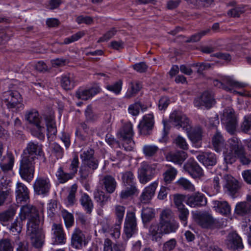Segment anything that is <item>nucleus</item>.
<instances>
[{"label": "nucleus", "mask_w": 251, "mask_h": 251, "mask_svg": "<svg viewBox=\"0 0 251 251\" xmlns=\"http://www.w3.org/2000/svg\"><path fill=\"white\" fill-rule=\"evenodd\" d=\"M19 217L22 221L28 220L26 234L32 245L37 248L41 247L44 243V234L36 208L30 205H24L21 208Z\"/></svg>", "instance_id": "nucleus-1"}, {"label": "nucleus", "mask_w": 251, "mask_h": 251, "mask_svg": "<svg viewBox=\"0 0 251 251\" xmlns=\"http://www.w3.org/2000/svg\"><path fill=\"white\" fill-rule=\"evenodd\" d=\"M226 151H224L225 162L220 166L222 171H232L228 164L231 166L235 162L236 158L240 159L243 165H248L251 162L245 154V150L240 140L236 137L229 139Z\"/></svg>", "instance_id": "nucleus-2"}, {"label": "nucleus", "mask_w": 251, "mask_h": 251, "mask_svg": "<svg viewBox=\"0 0 251 251\" xmlns=\"http://www.w3.org/2000/svg\"><path fill=\"white\" fill-rule=\"evenodd\" d=\"M170 119L177 128L181 127L187 132L188 137L196 147L201 146L200 142L202 138V131L200 127H198L191 130L192 126L189 119L180 112L174 111L170 115Z\"/></svg>", "instance_id": "nucleus-3"}, {"label": "nucleus", "mask_w": 251, "mask_h": 251, "mask_svg": "<svg viewBox=\"0 0 251 251\" xmlns=\"http://www.w3.org/2000/svg\"><path fill=\"white\" fill-rule=\"evenodd\" d=\"M125 211V208L123 206L116 205L115 206V214L118 219L117 222L115 225L110 227V220L108 218H104L100 222L102 230L104 232L109 233L115 239L119 238L121 232V224L122 222Z\"/></svg>", "instance_id": "nucleus-4"}, {"label": "nucleus", "mask_w": 251, "mask_h": 251, "mask_svg": "<svg viewBox=\"0 0 251 251\" xmlns=\"http://www.w3.org/2000/svg\"><path fill=\"white\" fill-rule=\"evenodd\" d=\"M178 227L176 222H159L158 224H152L149 228V235L153 241L161 239L163 234L175 232Z\"/></svg>", "instance_id": "nucleus-5"}, {"label": "nucleus", "mask_w": 251, "mask_h": 251, "mask_svg": "<svg viewBox=\"0 0 251 251\" xmlns=\"http://www.w3.org/2000/svg\"><path fill=\"white\" fill-rule=\"evenodd\" d=\"M25 118L29 123L35 126L31 130V134L40 140H44L45 128L42 124L41 118L38 112L35 109L29 110L26 112Z\"/></svg>", "instance_id": "nucleus-6"}, {"label": "nucleus", "mask_w": 251, "mask_h": 251, "mask_svg": "<svg viewBox=\"0 0 251 251\" xmlns=\"http://www.w3.org/2000/svg\"><path fill=\"white\" fill-rule=\"evenodd\" d=\"M133 135V125L130 122L126 123L118 133L119 139L122 141L123 147L126 151H132L135 147Z\"/></svg>", "instance_id": "nucleus-7"}, {"label": "nucleus", "mask_w": 251, "mask_h": 251, "mask_svg": "<svg viewBox=\"0 0 251 251\" xmlns=\"http://www.w3.org/2000/svg\"><path fill=\"white\" fill-rule=\"evenodd\" d=\"M2 100L4 101L9 109L16 108L18 109L24 108L23 98L20 94L17 91H8L5 92L2 95Z\"/></svg>", "instance_id": "nucleus-8"}, {"label": "nucleus", "mask_w": 251, "mask_h": 251, "mask_svg": "<svg viewBox=\"0 0 251 251\" xmlns=\"http://www.w3.org/2000/svg\"><path fill=\"white\" fill-rule=\"evenodd\" d=\"M221 121L228 133L230 134L234 133L237 126L238 120L234 110L232 108L228 107L224 110Z\"/></svg>", "instance_id": "nucleus-9"}, {"label": "nucleus", "mask_w": 251, "mask_h": 251, "mask_svg": "<svg viewBox=\"0 0 251 251\" xmlns=\"http://www.w3.org/2000/svg\"><path fill=\"white\" fill-rule=\"evenodd\" d=\"M196 222L203 228H211L216 226L217 221L209 213L204 212L194 216Z\"/></svg>", "instance_id": "nucleus-10"}, {"label": "nucleus", "mask_w": 251, "mask_h": 251, "mask_svg": "<svg viewBox=\"0 0 251 251\" xmlns=\"http://www.w3.org/2000/svg\"><path fill=\"white\" fill-rule=\"evenodd\" d=\"M137 232V224L135 213L127 212L126 216L124 232L127 238L131 237Z\"/></svg>", "instance_id": "nucleus-11"}, {"label": "nucleus", "mask_w": 251, "mask_h": 251, "mask_svg": "<svg viewBox=\"0 0 251 251\" xmlns=\"http://www.w3.org/2000/svg\"><path fill=\"white\" fill-rule=\"evenodd\" d=\"M100 91V88L98 85L89 89L79 88L75 91V97L78 100H87L92 99L94 96L99 93Z\"/></svg>", "instance_id": "nucleus-12"}, {"label": "nucleus", "mask_w": 251, "mask_h": 251, "mask_svg": "<svg viewBox=\"0 0 251 251\" xmlns=\"http://www.w3.org/2000/svg\"><path fill=\"white\" fill-rule=\"evenodd\" d=\"M154 117L152 113L145 115L138 125L140 133L144 135H149L154 125Z\"/></svg>", "instance_id": "nucleus-13"}, {"label": "nucleus", "mask_w": 251, "mask_h": 251, "mask_svg": "<svg viewBox=\"0 0 251 251\" xmlns=\"http://www.w3.org/2000/svg\"><path fill=\"white\" fill-rule=\"evenodd\" d=\"M225 178L226 181L225 186L226 191L229 195L234 196L242 187V184L230 174H226Z\"/></svg>", "instance_id": "nucleus-14"}, {"label": "nucleus", "mask_w": 251, "mask_h": 251, "mask_svg": "<svg viewBox=\"0 0 251 251\" xmlns=\"http://www.w3.org/2000/svg\"><path fill=\"white\" fill-rule=\"evenodd\" d=\"M215 103V100L213 95L208 92H204L201 97L194 100L195 106L201 108L204 106L207 108H210Z\"/></svg>", "instance_id": "nucleus-15"}, {"label": "nucleus", "mask_w": 251, "mask_h": 251, "mask_svg": "<svg viewBox=\"0 0 251 251\" xmlns=\"http://www.w3.org/2000/svg\"><path fill=\"white\" fill-rule=\"evenodd\" d=\"M206 202V199L204 195L199 192L188 196L186 200V203L191 207L205 205Z\"/></svg>", "instance_id": "nucleus-16"}, {"label": "nucleus", "mask_w": 251, "mask_h": 251, "mask_svg": "<svg viewBox=\"0 0 251 251\" xmlns=\"http://www.w3.org/2000/svg\"><path fill=\"white\" fill-rule=\"evenodd\" d=\"M225 244L228 249L232 250L243 248L241 238L236 233L233 232L228 234Z\"/></svg>", "instance_id": "nucleus-17"}, {"label": "nucleus", "mask_w": 251, "mask_h": 251, "mask_svg": "<svg viewBox=\"0 0 251 251\" xmlns=\"http://www.w3.org/2000/svg\"><path fill=\"white\" fill-rule=\"evenodd\" d=\"M52 234L53 235V244H63L66 242V238L62 226L59 224H53L52 226Z\"/></svg>", "instance_id": "nucleus-18"}, {"label": "nucleus", "mask_w": 251, "mask_h": 251, "mask_svg": "<svg viewBox=\"0 0 251 251\" xmlns=\"http://www.w3.org/2000/svg\"><path fill=\"white\" fill-rule=\"evenodd\" d=\"M35 156L23 155L21 161L20 173H34Z\"/></svg>", "instance_id": "nucleus-19"}, {"label": "nucleus", "mask_w": 251, "mask_h": 251, "mask_svg": "<svg viewBox=\"0 0 251 251\" xmlns=\"http://www.w3.org/2000/svg\"><path fill=\"white\" fill-rule=\"evenodd\" d=\"M15 194L16 200L18 202L26 201L29 198L28 188L21 182L17 183Z\"/></svg>", "instance_id": "nucleus-20"}, {"label": "nucleus", "mask_w": 251, "mask_h": 251, "mask_svg": "<svg viewBox=\"0 0 251 251\" xmlns=\"http://www.w3.org/2000/svg\"><path fill=\"white\" fill-rule=\"evenodd\" d=\"M33 187L34 191L38 195L46 193L50 189L49 179L42 177L37 178L34 184Z\"/></svg>", "instance_id": "nucleus-21"}, {"label": "nucleus", "mask_w": 251, "mask_h": 251, "mask_svg": "<svg viewBox=\"0 0 251 251\" xmlns=\"http://www.w3.org/2000/svg\"><path fill=\"white\" fill-rule=\"evenodd\" d=\"M187 157V153L184 151H171L166 155L167 160L178 164H182Z\"/></svg>", "instance_id": "nucleus-22"}, {"label": "nucleus", "mask_w": 251, "mask_h": 251, "mask_svg": "<svg viewBox=\"0 0 251 251\" xmlns=\"http://www.w3.org/2000/svg\"><path fill=\"white\" fill-rule=\"evenodd\" d=\"M75 77L74 74L68 73L61 76V86L64 90H72L75 87Z\"/></svg>", "instance_id": "nucleus-23"}, {"label": "nucleus", "mask_w": 251, "mask_h": 251, "mask_svg": "<svg viewBox=\"0 0 251 251\" xmlns=\"http://www.w3.org/2000/svg\"><path fill=\"white\" fill-rule=\"evenodd\" d=\"M157 183L153 182L146 187L140 196V201L143 203H148L153 197Z\"/></svg>", "instance_id": "nucleus-24"}, {"label": "nucleus", "mask_w": 251, "mask_h": 251, "mask_svg": "<svg viewBox=\"0 0 251 251\" xmlns=\"http://www.w3.org/2000/svg\"><path fill=\"white\" fill-rule=\"evenodd\" d=\"M213 207L220 214L227 216L230 214L231 208L227 201H213Z\"/></svg>", "instance_id": "nucleus-25"}, {"label": "nucleus", "mask_w": 251, "mask_h": 251, "mask_svg": "<svg viewBox=\"0 0 251 251\" xmlns=\"http://www.w3.org/2000/svg\"><path fill=\"white\" fill-rule=\"evenodd\" d=\"M197 159L205 166H213L217 162V158L214 153L206 152L197 156Z\"/></svg>", "instance_id": "nucleus-26"}, {"label": "nucleus", "mask_w": 251, "mask_h": 251, "mask_svg": "<svg viewBox=\"0 0 251 251\" xmlns=\"http://www.w3.org/2000/svg\"><path fill=\"white\" fill-rule=\"evenodd\" d=\"M43 153L42 146L38 143H35L33 142H29L24 151L23 155H42Z\"/></svg>", "instance_id": "nucleus-27"}, {"label": "nucleus", "mask_w": 251, "mask_h": 251, "mask_svg": "<svg viewBox=\"0 0 251 251\" xmlns=\"http://www.w3.org/2000/svg\"><path fill=\"white\" fill-rule=\"evenodd\" d=\"M85 242V236L82 232L76 228L72 236V245L76 248L79 249Z\"/></svg>", "instance_id": "nucleus-28"}, {"label": "nucleus", "mask_w": 251, "mask_h": 251, "mask_svg": "<svg viewBox=\"0 0 251 251\" xmlns=\"http://www.w3.org/2000/svg\"><path fill=\"white\" fill-rule=\"evenodd\" d=\"M100 181L107 193L111 194L115 191L117 187V182L112 176L107 175L101 179Z\"/></svg>", "instance_id": "nucleus-29"}, {"label": "nucleus", "mask_w": 251, "mask_h": 251, "mask_svg": "<svg viewBox=\"0 0 251 251\" xmlns=\"http://www.w3.org/2000/svg\"><path fill=\"white\" fill-rule=\"evenodd\" d=\"M80 202L86 213L91 214L94 204L90 197L87 194H83L80 198Z\"/></svg>", "instance_id": "nucleus-30"}, {"label": "nucleus", "mask_w": 251, "mask_h": 251, "mask_svg": "<svg viewBox=\"0 0 251 251\" xmlns=\"http://www.w3.org/2000/svg\"><path fill=\"white\" fill-rule=\"evenodd\" d=\"M212 143L215 150L217 152L222 151L225 147V140L219 131H217L212 139Z\"/></svg>", "instance_id": "nucleus-31"}, {"label": "nucleus", "mask_w": 251, "mask_h": 251, "mask_svg": "<svg viewBox=\"0 0 251 251\" xmlns=\"http://www.w3.org/2000/svg\"><path fill=\"white\" fill-rule=\"evenodd\" d=\"M184 168L188 173H201L202 169L197 162L193 159H189L184 165Z\"/></svg>", "instance_id": "nucleus-32"}, {"label": "nucleus", "mask_w": 251, "mask_h": 251, "mask_svg": "<svg viewBox=\"0 0 251 251\" xmlns=\"http://www.w3.org/2000/svg\"><path fill=\"white\" fill-rule=\"evenodd\" d=\"M124 247L120 244L112 245V242L108 239L104 240L103 244V251H122Z\"/></svg>", "instance_id": "nucleus-33"}, {"label": "nucleus", "mask_w": 251, "mask_h": 251, "mask_svg": "<svg viewBox=\"0 0 251 251\" xmlns=\"http://www.w3.org/2000/svg\"><path fill=\"white\" fill-rule=\"evenodd\" d=\"M77 187L76 184H74L71 186L69 194L65 201L67 206H72L76 202V200L75 198V193L77 191Z\"/></svg>", "instance_id": "nucleus-34"}, {"label": "nucleus", "mask_w": 251, "mask_h": 251, "mask_svg": "<svg viewBox=\"0 0 251 251\" xmlns=\"http://www.w3.org/2000/svg\"><path fill=\"white\" fill-rule=\"evenodd\" d=\"M224 83L228 87L232 89V91L234 88H244L245 84L243 83L239 82L236 81L228 76H225L222 78Z\"/></svg>", "instance_id": "nucleus-35"}, {"label": "nucleus", "mask_w": 251, "mask_h": 251, "mask_svg": "<svg viewBox=\"0 0 251 251\" xmlns=\"http://www.w3.org/2000/svg\"><path fill=\"white\" fill-rule=\"evenodd\" d=\"M138 193V190L134 185H131L130 186H127L120 193V198L122 200H126Z\"/></svg>", "instance_id": "nucleus-36"}, {"label": "nucleus", "mask_w": 251, "mask_h": 251, "mask_svg": "<svg viewBox=\"0 0 251 251\" xmlns=\"http://www.w3.org/2000/svg\"><path fill=\"white\" fill-rule=\"evenodd\" d=\"M94 198L100 206H103L108 201L110 197L106 195L103 191L97 190L94 193Z\"/></svg>", "instance_id": "nucleus-37"}, {"label": "nucleus", "mask_w": 251, "mask_h": 251, "mask_svg": "<svg viewBox=\"0 0 251 251\" xmlns=\"http://www.w3.org/2000/svg\"><path fill=\"white\" fill-rule=\"evenodd\" d=\"M251 205L246 202L243 201L238 203L235 207V212L239 215H243L247 213L250 210Z\"/></svg>", "instance_id": "nucleus-38"}, {"label": "nucleus", "mask_w": 251, "mask_h": 251, "mask_svg": "<svg viewBox=\"0 0 251 251\" xmlns=\"http://www.w3.org/2000/svg\"><path fill=\"white\" fill-rule=\"evenodd\" d=\"M4 163L2 165L1 164V169L3 171H8L12 169L14 158L11 153H8L7 157L4 158Z\"/></svg>", "instance_id": "nucleus-39"}, {"label": "nucleus", "mask_w": 251, "mask_h": 251, "mask_svg": "<svg viewBox=\"0 0 251 251\" xmlns=\"http://www.w3.org/2000/svg\"><path fill=\"white\" fill-rule=\"evenodd\" d=\"M159 148L155 145H146L143 148V152L147 157L154 156L158 151Z\"/></svg>", "instance_id": "nucleus-40"}, {"label": "nucleus", "mask_w": 251, "mask_h": 251, "mask_svg": "<svg viewBox=\"0 0 251 251\" xmlns=\"http://www.w3.org/2000/svg\"><path fill=\"white\" fill-rule=\"evenodd\" d=\"M86 33L84 31H80L76 33L73 34L70 37L66 38L64 39V41L62 43H60V45L62 44H69L74 42L78 41L79 39L83 37Z\"/></svg>", "instance_id": "nucleus-41"}, {"label": "nucleus", "mask_w": 251, "mask_h": 251, "mask_svg": "<svg viewBox=\"0 0 251 251\" xmlns=\"http://www.w3.org/2000/svg\"><path fill=\"white\" fill-rule=\"evenodd\" d=\"M94 151L92 149L84 151L80 155L81 159V164H87L88 161L94 158Z\"/></svg>", "instance_id": "nucleus-42"}, {"label": "nucleus", "mask_w": 251, "mask_h": 251, "mask_svg": "<svg viewBox=\"0 0 251 251\" xmlns=\"http://www.w3.org/2000/svg\"><path fill=\"white\" fill-rule=\"evenodd\" d=\"M87 164H81L80 167V173L89 171L88 169L94 170L98 167V161L95 158L88 161Z\"/></svg>", "instance_id": "nucleus-43"}, {"label": "nucleus", "mask_w": 251, "mask_h": 251, "mask_svg": "<svg viewBox=\"0 0 251 251\" xmlns=\"http://www.w3.org/2000/svg\"><path fill=\"white\" fill-rule=\"evenodd\" d=\"M176 222L173 218L172 211L170 209H165L162 211L160 215L159 222Z\"/></svg>", "instance_id": "nucleus-44"}, {"label": "nucleus", "mask_w": 251, "mask_h": 251, "mask_svg": "<svg viewBox=\"0 0 251 251\" xmlns=\"http://www.w3.org/2000/svg\"><path fill=\"white\" fill-rule=\"evenodd\" d=\"M177 210L179 220L184 226H186L187 224V221L189 214V210L185 206L178 208Z\"/></svg>", "instance_id": "nucleus-45"}, {"label": "nucleus", "mask_w": 251, "mask_h": 251, "mask_svg": "<svg viewBox=\"0 0 251 251\" xmlns=\"http://www.w3.org/2000/svg\"><path fill=\"white\" fill-rule=\"evenodd\" d=\"M141 215L143 221L148 222L154 217V210L150 207L144 208Z\"/></svg>", "instance_id": "nucleus-46"}, {"label": "nucleus", "mask_w": 251, "mask_h": 251, "mask_svg": "<svg viewBox=\"0 0 251 251\" xmlns=\"http://www.w3.org/2000/svg\"><path fill=\"white\" fill-rule=\"evenodd\" d=\"M245 11L244 6L243 5H240L228 10L227 15L230 17L234 18L239 17Z\"/></svg>", "instance_id": "nucleus-47"}, {"label": "nucleus", "mask_w": 251, "mask_h": 251, "mask_svg": "<svg viewBox=\"0 0 251 251\" xmlns=\"http://www.w3.org/2000/svg\"><path fill=\"white\" fill-rule=\"evenodd\" d=\"M62 216L64 220L65 225L67 228L72 226L74 222V218L72 214L66 210L62 211Z\"/></svg>", "instance_id": "nucleus-48"}, {"label": "nucleus", "mask_w": 251, "mask_h": 251, "mask_svg": "<svg viewBox=\"0 0 251 251\" xmlns=\"http://www.w3.org/2000/svg\"><path fill=\"white\" fill-rule=\"evenodd\" d=\"M122 87V82L121 80L115 82L112 84H108L105 88L108 91H111L116 95L120 93Z\"/></svg>", "instance_id": "nucleus-49"}, {"label": "nucleus", "mask_w": 251, "mask_h": 251, "mask_svg": "<svg viewBox=\"0 0 251 251\" xmlns=\"http://www.w3.org/2000/svg\"><path fill=\"white\" fill-rule=\"evenodd\" d=\"M241 129L245 133H251V115L246 116L244 117Z\"/></svg>", "instance_id": "nucleus-50"}, {"label": "nucleus", "mask_w": 251, "mask_h": 251, "mask_svg": "<svg viewBox=\"0 0 251 251\" xmlns=\"http://www.w3.org/2000/svg\"><path fill=\"white\" fill-rule=\"evenodd\" d=\"M174 143L177 147L183 150H187L189 148V145L186 139L180 135H178L175 139Z\"/></svg>", "instance_id": "nucleus-51"}, {"label": "nucleus", "mask_w": 251, "mask_h": 251, "mask_svg": "<svg viewBox=\"0 0 251 251\" xmlns=\"http://www.w3.org/2000/svg\"><path fill=\"white\" fill-rule=\"evenodd\" d=\"M12 191L9 187L1 188V203L5 201H10Z\"/></svg>", "instance_id": "nucleus-52"}, {"label": "nucleus", "mask_w": 251, "mask_h": 251, "mask_svg": "<svg viewBox=\"0 0 251 251\" xmlns=\"http://www.w3.org/2000/svg\"><path fill=\"white\" fill-rule=\"evenodd\" d=\"M156 170V165L149 164L146 162H143L141 164L139 171L140 173H151Z\"/></svg>", "instance_id": "nucleus-53"}, {"label": "nucleus", "mask_w": 251, "mask_h": 251, "mask_svg": "<svg viewBox=\"0 0 251 251\" xmlns=\"http://www.w3.org/2000/svg\"><path fill=\"white\" fill-rule=\"evenodd\" d=\"M52 152L57 159L62 158L64 155V151L62 148L57 143H53L51 145Z\"/></svg>", "instance_id": "nucleus-54"}, {"label": "nucleus", "mask_w": 251, "mask_h": 251, "mask_svg": "<svg viewBox=\"0 0 251 251\" xmlns=\"http://www.w3.org/2000/svg\"><path fill=\"white\" fill-rule=\"evenodd\" d=\"M16 213V209L14 207H10L2 214H1V221H8L11 220Z\"/></svg>", "instance_id": "nucleus-55"}, {"label": "nucleus", "mask_w": 251, "mask_h": 251, "mask_svg": "<svg viewBox=\"0 0 251 251\" xmlns=\"http://www.w3.org/2000/svg\"><path fill=\"white\" fill-rule=\"evenodd\" d=\"M210 29H206L192 35L190 38L187 40V42H196L200 41L201 38L208 34L210 32Z\"/></svg>", "instance_id": "nucleus-56"}, {"label": "nucleus", "mask_w": 251, "mask_h": 251, "mask_svg": "<svg viewBox=\"0 0 251 251\" xmlns=\"http://www.w3.org/2000/svg\"><path fill=\"white\" fill-rule=\"evenodd\" d=\"M117 30L114 27L111 28L107 31L102 37L100 38L98 41V43L106 42L112 38L117 33Z\"/></svg>", "instance_id": "nucleus-57"}, {"label": "nucleus", "mask_w": 251, "mask_h": 251, "mask_svg": "<svg viewBox=\"0 0 251 251\" xmlns=\"http://www.w3.org/2000/svg\"><path fill=\"white\" fill-rule=\"evenodd\" d=\"M131 91L128 92L126 97L127 98H130L133 97L135 94H136L141 89V85L139 82H131Z\"/></svg>", "instance_id": "nucleus-58"}, {"label": "nucleus", "mask_w": 251, "mask_h": 251, "mask_svg": "<svg viewBox=\"0 0 251 251\" xmlns=\"http://www.w3.org/2000/svg\"><path fill=\"white\" fill-rule=\"evenodd\" d=\"M177 183L183 187L185 190L193 192L195 191L194 185L187 179L181 178L177 181Z\"/></svg>", "instance_id": "nucleus-59"}, {"label": "nucleus", "mask_w": 251, "mask_h": 251, "mask_svg": "<svg viewBox=\"0 0 251 251\" xmlns=\"http://www.w3.org/2000/svg\"><path fill=\"white\" fill-rule=\"evenodd\" d=\"M85 114L87 120L89 121H94L98 118V116L94 113L91 105L87 106Z\"/></svg>", "instance_id": "nucleus-60"}, {"label": "nucleus", "mask_w": 251, "mask_h": 251, "mask_svg": "<svg viewBox=\"0 0 251 251\" xmlns=\"http://www.w3.org/2000/svg\"><path fill=\"white\" fill-rule=\"evenodd\" d=\"M186 196L181 194H176L174 196V201L177 208L183 207L185 205L182 203L185 200Z\"/></svg>", "instance_id": "nucleus-61"}, {"label": "nucleus", "mask_w": 251, "mask_h": 251, "mask_svg": "<svg viewBox=\"0 0 251 251\" xmlns=\"http://www.w3.org/2000/svg\"><path fill=\"white\" fill-rule=\"evenodd\" d=\"M23 221L20 218V220H16V221L11 226L10 230L14 233H20L23 226Z\"/></svg>", "instance_id": "nucleus-62"}, {"label": "nucleus", "mask_w": 251, "mask_h": 251, "mask_svg": "<svg viewBox=\"0 0 251 251\" xmlns=\"http://www.w3.org/2000/svg\"><path fill=\"white\" fill-rule=\"evenodd\" d=\"M122 179L125 186H130L131 185H134L132 174H123Z\"/></svg>", "instance_id": "nucleus-63"}, {"label": "nucleus", "mask_w": 251, "mask_h": 251, "mask_svg": "<svg viewBox=\"0 0 251 251\" xmlns=\"http://www.w3.org/2000/svg\"><path fill=\"white\" fill-rule=\"evenodd\" d=\"M177 242L176 239H171L163 244V251H171L176 247Z\"/></svg>", "instance_id": "nucleus-64"}]
</instances>
